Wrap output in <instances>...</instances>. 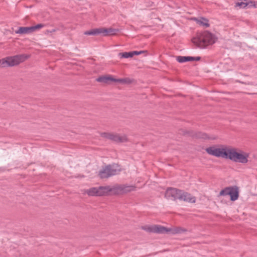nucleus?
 Masks as SVG:
<instances>
[{
	"label": "nucleus",
	"mask_w": 257,
	"mask_h": 257,
	"mask_svg": "<svg viewBox=\"0 0 257 257\" xmlns=\"http://www.w3.org/2000/svg\"><path fill=\"white\" fill-rule=\"evenodd\" d=\"M165 197L168 199L175 200L179 199L189 203H194L196 201L195 197L183 191L175 188H169L167 190Z\"/></svg>",
	"instance_id": "f257e3e1"
},
{
	"label": "nucleus",
	"mask_w": 257,
	"mask_h": 257,
	"mask_svg": "<svg viewBox=\"0 0 257 257\" xmlns=\"http://www.w3.org/2000/svg\"><path fill=\"white\" fill-rule=\"evenodd\" d=\"M216 37L209 32L206 31L199 34L192 39L193 43L200 48H204L208 45H212L216 41Z\"/></svg>",
	"instance_id": "f03ea898"
},
{
	"label": "nucleus",
	"mask_w": 257,
	"mask_h": 257,
	"mask_svg": "<svg viewBox=\"0 0 257 257\" xmlns=\"http://www.w3.org/2000/svg\"><path fill=\"white\" fill-rule=\"evenodd\" d=\"M226 159L230 161H247V152L231 146H227Z\"/></svg>",
	"instance_id": "7ed1b4c3"
},
{
	"label": "nucleus",
	"mask_w": 257,
	"mask_h": 257,
	"mask_svg": "<svg viewBox=\"0 0 257 257\" xmlns=\"http://www.w3.org/2000/svg\"><path fill=\"white\" fill-rule=\"evenodd\" d=\"M121 170V168L117 163H113L112 165H107L99 171V176L101 178H106L117 174Z\"/></svg>",
	"instance_id": "20e7f679"
},
{
	"label": "nucleus",
	"mask_w": 257,
	"mask_h": 257,
	"mask_svg": "<svg viewBox=\"0 0 257 257\" xmlns=\"http://www.w3.org/2000/svg\"><path fill=\"white\" fill-rule=\"evenodd\" d=\"M227 146L226 145H220L219 147L213 146L206 149V152L211 156L217 158L226 159L227 155Z\"/></svg>",
	"instance_id": "39448f33"
},
{
	"label": "nucleus",
	"mask_w": 257,
	"mask_h": 257,
	"mask_svg": "<svg viewBox=\"0 0 257 257\" xmlns=\"http://www.w3.org/2000/svg\"><path fill=\"white\" fill-rule=\"evenodd\" d=\"M110 186L92 187L89 189L83 190V194L88 196H103L110 194Z\"/></svg>",
	"instance_id": "423d86ee"
},
{
	"label": "nucleus",
	"mask_w": 257,
	"mask_h": 257,
	"mask_svg": "<svg viewBox=\"0 0 257 257\" xmlns=\"http://www.w3.org/2000/svg\"><path fill=\"white\" fill-rule=\"evenodd\" d=\"M136 186L128 185H115L110 186V194H121L126 193L135 190Z\"/></svg>",
	"instance_id": "0eeeda50"
},
{
	"label": "nucleus",
	"mask_w": 257,
	"mask_h": 257,
	"mask_svg": "<svg viewBox=\"0 0 257 257\" xmlns=\"http://www.w3.org/2000/svg\"><path fill=\"white\" fill-rule=\"evenodd\" d=\"M118 32V30L116 29L99 28L86 31L84 33V34L86 35H96L98 34H101L103 36H107L114 35Z\"/></svg>",
	"instance_id": "6e6552de"
},
{
	"label": "nucleus",
	"mask_w": 257,
	"mask_h": 257,
	"mask_svg": "<svg viewBox=\"0 0 257 257\" xmlns=\"http://www.w3.org/2000/svg\"><path fill=\"white\" fill-rule=\"evenodd\" d=\"M220 195L224 196L228 195L230 196V199L232 201H235L238 197V191L236 187H227L221 190L219 193Z\"/></svg>",
	"instance_id": "1a4fd4ad"
},
{
	"label": "nucleus",
	"mask_w": 257,
	"mask_h": 257,
	"mask_svg": "<svg viewBox=\"0 0 257 257\" xmlns=\"http://www.w3.org/2000/svg\"><path fill=\"white\" fill-rule=\"evenodd\" d=\"M101 136L116 143L124 142L127 140V138L124 135L120 136L116 134L103 133L101 134Z\"/></svg>",
	"instance_id": "9d476101"
},
{
	"label": "nucleus",
	"mask_w": 257,
	"mask_h": 257,
	"mask_svg": "<svg viewBox=\"0 0 257 257\" xmlns=\"http://www.w3.org/2000/svg\"><path fill=\"white\" fill-rule=\"evenodd\" d=\"M141 228L149 232H154L158 233H164V232L167 230L166 227L159 225H146L141 226Z\"/></svg>",
	"instance_id": "9b49d317"
},
{
	"label": "nucleus",
	"mask_w": 257,
	"mask_h": 257,
	"mask_svg": "<svg viewBox=\"0 0 257 257\" xmlns=\"http://www.w3.org/2000/svg\"><path fill=\"white\" fill-rule=\"evenodd\" d=\"M28 56L25 55H18L14 56L9 57L10 60V66L11 67L19 65L23 62L26 59H28Z\"/></svg>",
	"instance_id": "f8f14e48"
},
{
	"label": "nucleus",
	"mask_w": 257,
	"mask_h": 257,
	"mask_svg": "<svg viewBox=\"0 0 257 257\" xmlns=\"http://www.w3.org/2000/svg\"><path fill=\"white\" fill-rule=\"evenodd\" d=\"M166 231L164 232L165 233H170L172 234H180L186 231V230L183 228L181 227H176L173 228H166Z\"/></svg>",
	"instance_id": "ddd939ff"
},
{
	"label": "nucleus",
	"mask_w": 257,
	"mask_h": 257,
	"mask_svg": "<svg viewBox=\"0 0 257 257\" xmlns=\"http://www.w3.org/2000/svg\"><path fill=\"white\" fill-rule=\"evenodd\" d=\"M32 32L31 27H19L18 30L15 31L16 34H30Z\"/></svg>",
	"instance_id": "4468645a"
},
{
	"label": "nucleus",
	"mask_w": 257,
	"mask_h": 257,
	"mask_svg": "<svg viewBox=\"0 0 257 257\" xmlns=\"http://www.w3.org/2000/svg\"><path fill=\"white\" fill-rule=\"evenodd\" d=\"M245 2H238L236 4V6L239 7L240 8H245L247 7H252V2H250V3H247L246 2V0H244ZM253 7H255L254 5H253Z\"/></svg>",
	"instance_id": "2eb2a0df"
},
{
	"label": "nucleus",
	"mask_w": 257,
	"mask_h": 257,
	"mask_svg": "<svg viewBox=\"0 0 257 257\" xmlns=\"http://www.w3.org/2000/svg\"><path fill=\"white\" fill-rule=\"evenodd\" d=\"M197 23L200 25L205 26V27H208L209 24L208 23V20L204 18H201L200 19H195Z\"/></svg>",
	"instance_id": "dca6fc26"
},
{
	"label": "nucleus",
	"mask_w": 257,
	"mask_h": 257,
	"mask_svg": "<svg viewBox=\"0 0 257 257\" xmlns=\"http://www.w3.org/2000/svg\"><path fill=\"white\" fill-rule=\"evenodd\" d=\"M113 78L108 76H102L98 77L96 81L99 82L107 83L108 80L112 81Z\"/></svg>",
	"instance_id": "f3484780"
},
{
	"label": "nucleus",
	"mask_w": 257,
	"mask_h": 257,
	"mask_svg": "<svg viewBox=\"0 0 257 257\" xmlns=\"http://www.w3.org/2000/svg\"><path fill=\"white\" fill-rule=\"evenodd\" d=\"M247 161L257 160V152H247Z\"/></svg>",
	"instance_id": "a211bd4d"
},
{
	"label": "nucleus",
	"mask_w": 257,
	"mask_h": 257,
	"mask_svg": "<svg viewBox=\"0 0 257 257\" xmlns=\"http://www.w3.org/2000/svg\"><path fill=\"white\" fill-rule=\"evenodd\" d=\"M120 58H128L133 57V53L131 52H125L123 53H119L118 54Z\"/></svg>",
	"instance_id": "6ab92c4d"
},
{
	"label": "nucleus",
	"mask_w": 257,
	"mask_h": 257,
	"mask_svg": "<svg viewBox=\"0 0 257 257\" xmlns=\"http://www.w3.org/2000/svg\"><path fill=\"white\" fill-rule=\"evenodd\" d=\"M189 58H188V56H177L176 58L177 61L181 63L188 62Z\"/></svg>",
	"instance_id": "aec40b11"
},
{
	"label": "nucleus",
	"mask_w": 257,
	"mask_h": 257,
	"mask_svg": "<svg viewBox=\"0 0 257 257\" xmlns=\"http://www.w3.org/2000/svg\"><path fill=\"white\" fill-rule=\"evenodd\" d=\"M43 27H44V25L41 24H39L36 25L35 26H32L31 27V29H32V32H33V31H35L37 29H41Z\"/></svg>",
	"instance_id": "412c9836"
},
{
	"label": "nucleus",
	"mask_w": 257,
	"mask_h": 257,
	"mask_svg": "<svg viewBox=\"0 0 257 257\" xmlns=\"http://www.w3.org/2000/svg\"><path fill=\"white\" fill-rule=\"evenodd\" d=\"M0 66L2 67H8L7 64V61L5 60V58H3L0 60Z\"/></svg>",
	"instance_id": "4be33fe9"
},
{
	"label": "nucleus",
	"mask_w": 257,
	"mask_h": 257,
	"mask_svg": "<svg viewBox=\"0 0 257 257\" xmlns=\"http://www.w3.org/2000/svg\"><path fill=\"white\" fill-rule=\"evenodd\" d=\"M112 81L113 82H120L122 83H124L127 82L126 79L124 78L122 79H115L113 78Z\"/></svg>",
	"instance_id": "5701e85b"
},
{
	"label": "nucleus",
	"mask_w": 257,
	"mask_h": 257,
	"mask_svg": "<svg viewBox=\"0 0 257 257\" xmlns=\"http://www.w3.org/2000/svg\"><path fill=\"white\" fill-rule=\"evenodd\" d=\"M131 53H133V57L134 55H140L143 53V51H131Z\"/></svg>",
	"instance_id": "b1692460"
},
{
	"label": "nucleus",
	"mask_w": 257,
	"mask_h": 257,
	"mask_svg": "<svg viewBox=\"0 0 257 257\" xmlns=\"http://www.w3.org/2000/svg\"><path fill=\"white\" fill-rule=\"evenodd\" d=\"M5 60H6V61H7V64L8 67H11L10 66V60L9 59V57L5 58Z\"/></svg>",
	"instance_id": "393cba45"
},
{
	"label": "nucleus",
	"mask_w": 257,
	"mask_h": 257,
	"mask_svg": "<svg viewBox=\"0 0 257 257\" xmlns=\"http://www.w3.org/2000/svg\"><path fill=\"white\" fill-rule=\"evenodd\" d=\"M188 58H189L188 61H194V57L188 56Z\"/></svg>",
	"instance_id": "a878e982"
},
{
	"label": "nucleus",
	"mask_w": 257,
	"mask_h": 257,
	"mask_svg": "<svg viewBox=\"0 0 257 257\" xmlns=\"http://www.w3.org/2000/svg\"><path fill=\"white\" fill-rule=\"evenodd\" d=\"M194 61H199L200 60V57H194Z\"/></svg>",
	"instance_id": "bb28decb"
}]
</instances>
